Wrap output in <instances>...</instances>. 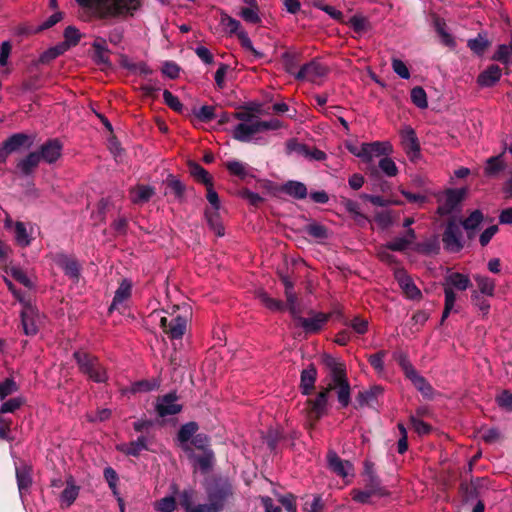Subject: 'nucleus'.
<instances>
[{"instance_id":"f257e3e1","label":"nucleus","mask_w":512,"mask_h":512,"mask_svg":"<svg viewBox=\"0 0 512 512\" xmlns=\"http://www.w3.org/2000/svg\"><path fill=\"white\" fill-rule=\"evenodd\" d=\"M207 504L193 505V490H185L180 496V504L185 512H219L232 495V486L228 481L215 480L206 486Z\"/></svg>"},{"instance_id":"f03ea898","label":"nucleus","mask_w":512,"mask_h":512,"mask_svg":"<svg viewBox=\"0 0 512 512\" xmlns=\"http://www.w3.org/2000/svg\"><path fill=\"white\" fill-rule=\"evenodd\" d=\"M235 118L241 122L234 127L233 137L241 142L265 143L266 140L260 134L269 130H277L282 126L277 119L262 121L259 117L246 112L236 113Z\"/></svg>"},{"instance_id":"7ed1b4c3","label":"nucleus","mask_w":512,"mask_h":512,"mask_svg":"<svg viewBox=\"0 0 512 512\" xmlns=\"http://www.w3.org/2000/svg\"><path fill=\"white\" fill-rule=\"evenodd\" d=\"M80 6L100 18L122 17L138 9L139 0H76Z\"/></svg>"},{"instance_id":"20e7f679","label":"nucleus","mask_w":512,"mask_h":512,"mask_svg":"<svg viewBox=\"0 0 512 512\" xmlns=\"http://www.w3.org/2000/svg\"><path fill=\"white\" fill-rule=\"evenodd\" d=\"M154 428L155 423L150 420L141 419L136 421L134 423V429L135 431L142 433V435L135 441L117 445V450L129 456H139L142 451L149 449L150 438L148 437V434H150Z\"/></svg>"},{"instance_id":"39448f33","label":"nucleus","mask_w":512,"mask_h":512,"mask_svg":"<svg viewBox=\"0 0 512 512\" xmlns=\"http://www.w3.org/2000/svg\"><path fill=\"white\" fill-rule=\"evenodd\" d=\"M73 356L80 372L89 380L95 383H105L108 380L107 370L97 357L81 351H76Z\"/></svg>"},{"instance_id":"423d86ee","label":"nucleus","mask_w":512,"mask_h":512,"mask_svg":"<svg viewBox=\"0 0 512 512\" xmlns=\"http://www.w3.org/2000/svg\"><path fill=\"white\" fill-rule=\"evenodd\" d=\"M191 316L190 307L187 304L174 305L171 319L162 317V327H168L165 332L172 339H180L187 327V322Z\"/></svg>"},{"instance_id":"0eeeda50","label":"nucleus","mask_w":512,"mask_h":512,"mask_svg":"<svg viewBox=\"0 0 512 512\" xmlns=\"http://www.w3.org/2000/svg\"><path fill=\"white\" fill-rule=\"evenodd\" d=\"M470 284L471 282L467 275L454 272L446 276L444 283L445 306L441 319L442 322L449 316L455 306L456 294L453 291V288L464 291L470 286Z\"/></svg>"},{"instance_id":"6e6552de","label":"nucleus","mask_w":512,"mask_h":512,"mask_svg":"<svg viewBox=\"0 0 512 512\" xmlns=\"http://www.w3.org/2000/svg\"><path fill=\"white\" fill-rule=\"evenodd\" d=\"M4 227L13 233L14 240L20 247H28L34 239L35 225L30 222L13 221L7 217Z\"/></svg>"},{"instance_id":"1a4fd4ad","label":"nucleus","mask_w":512,"mask_h":512,"mask_svg":"<svg viewBox=\"0 0 512 512\" xmlns=\"http://www.w3.org/2000/svg\"><path fill=\"white\" fill-rule=\"evenodd\" d=\"M466 195V189H448L438 197V213L448 215L455 211Z\"/></svg>"},{"instance_id":"9d476101","label":"nucleus","mask_w":512,"mask_h":512,"mask_svg":"<svg viewBox=\"0 0 512 512\" xmlns=\"http://www.w3.org/2000/svg\"><path fill=\"white\" fill-rule=\"evenodd\" d=\"M328 73V69L317 60H313L301 67L297 72L296 78L307 80L312 83H319Z\"/></svg>"},{"instance_id":"9b49d317","label":"nucleus","mask_w":512,"mask_h":512,"mask_svg":"<svg viewBox=\"0 0 512 512\" xmlns=\"http://www.w3.org/2000/svg\"><path fill=\"white\" fill-rule=\"evenodd\" d=\"M22 305L21 319L24 333L28 336H33L37 334L40 323L38 310L27 301Z\"/></svg>"},{"instance_id":"f8f14e48","label":"nucleus","mask_w":512,"mask_h":512,"mask_svg":"<svg viewBox=\"0 0 512 512\" xmlns=\"http://www.w3.org/2000/svg\"><path fill=\"white\" fill-rule=\"evenodd\" d=\"M31 141L28 135L16 133L3 142L0 147V162L4 161L7 155L19 151L21 148H29Z\"/></svg>"},{"instance_id":"ddd939ff","label":"nucleus","mask_w":512,"mask_h":512,"mask_svg":"<svg viewBox=\"0 0 512 512\" xmlns=\"http://www.w3.org/2000/svg\"><path fill=\"white\" fill-rule=\"evenodd\" d=\"M401 366L405 372L406 377L413 383L416 389L425 397H431L433 392L432 387L422 376L417 373L413 366L406 360L401 361Z\"/></svg>"},{"instance_id":"4468645a","label":"nucleus","mask_w":512,"mask_h":512,"mask_svg":"<svg viewBox=\"0 0 512 512\" xmlns=\"http://www.w3.org/2000/svg\"><path fill=\"white\" fill-rule=\"evenodd\" d=\"M329 469L342 478L354 476V467L350 461L342 460L334 451L327 454Z\"/></svg>"},{"instance_id":"2eb2a0df","label":"nucleus","mask_w":512,"mask_h":512,"mask_svg":"<svg viewBox=\"0 0 512 512\" xmlns=\"http://www.w3.org/2000/svg\"><path fill=\"white\" fill-rule=\"evenodd\" d=\"M322 362L328 370L326 382H335L346 377L345 364L339 358L325 354L322 357Z\"/></svg>"},{"instance_id":"dca6fc26","label":"nucleus","mask_w":512,"mask_h":512,"mask_svg":"<svg viewBox=\"0 0 512 512\" xmlns=\"http://www.w3.org/2000/svg\"><path fill=\"white\" fill-rule=\"evenodd\" d=\"M328 395L329 392L327 391L326 387L318 393L315 399L308 400V406H309V419L311 421H317L322 416H324L327 412V406H328Z\"/></svg>"},{"instance_id":"f3484780","label":"nucleus","mask_w":512,"mask_h":512,"mask_svg":"<svg viewBox=\"0 0 512 512\" xmlns=\"http://www.w3.org/2000/svg\"><path fill=\"white\" fill-rule=\"evenodd\" d=\"M392 146L389 142L375 141L365 143L364 162L372 163L376 157H385L391 154Z\"/></svg>"},{"instance_id":"a211bd4d","label":"nucleus","mask_w":512,"mask_h":512,"mask_svg":"<svg viewBox=\"0 0 512 512\" xmlns=\"http://www.w3.org/2000/svg\"><path fill=\"white\" fill-rule=\"evenodd\" d=\"M443 243L447 250L457 252L462 247L461 231L455 223H449L443 235Z\"/></svg>"},{"instance_id":"6ab92c4d","label":"nucleus","mask_w":512,"mask_h":512,"mask_svg":"<svg viewBox=\"0 0 512 512\" xmlns=\"http://www.w3.org/2000/svg\"><path fill=\"white\" fill-rule=\"evenodd\" d=\"M401 139L407 155L411 159L417 157L420 152V146L415 131L409 126L404 127L401 130Z\"/></svg>"},{"instance_id":"aec40b11","label":"nucleus","mask_w":512,"mask_h":512,"mask_svg":"<svg viewBox=\"0 0 512 512\" xmlns=\"http://www.w3.org/2000/svg\"><path fill=\"white\" fill-rule=\"evenodd\" d=\"M395 277L398 281L400 288L403 293L412 300H418L421 298V291L415 285L411 277L404 271H397Z\"/></svg>"},{"instance_id":"412c9836","label":"nucleus","mask_w":512,"mask_h":512,"mask_svg":"<svg viewBox=\"0 0 512 512\" xmlns=\"http://www.w3.org/2000/svg\"><path fill=\"white\" fill-rule=\"evenodd\" d=\"M328 392L336 390L337 398L342 407H347L350 403V384L347 377L335 382H326Z\"/></svg>"},{"instance_id":"4be33fe9","label":"nucleus","mask_w":512,"mask_h":512,"mask_svg":"<svg viewBox=\"0 0 512 512\" xmlns=\"http://www.w3.org/2000/svg\"><path fill=\"white\" fill-rule=\"evenodd\" d=\"M301 311L296 317H293L298 321L299 325L303 327L306 332L314 333L319 331L328 320V315L324 313H317L311 318L301 317Z\"/></svg>"},{"instance_id":"5701e85b","label":"nucleus","mask_w":512,"mask_h":512,"mask_svg":"<svg viewBox=\"0 0 512 512\" xmlns=\"http://www.w3.org/2000/svg\"><path fill=\"white\" fill-rule=\"evenodd\" d=\"M61 153L62 144L58 140L53 139L44 143L41 146L40 152L38 154H40L41 160L52 164L60 158Z\"/></svg>"},{"instance_id":"b1692460","label":"nucleus","mask_w":512,"mask_h":512,"mask_svg":"<svg viewBox=\"0 0 512 512\" xmlns=\"http://www.w3.org/2000/svg\"><path fill=\"white\" fill-rule=\"evenodd\" d=\"M187 453L194 468L201 470L203 473L208 472L212 468L215 459L211 449H205L201 455L195 454L192 450Z\"/></svg>"},{"instance_id":"393cba45","label":"nucleus","mask_w":512,"mask_h":512,"mask_svg":"<svg viewBox=\"0 0 512 512\" xmlns=\"http://www.w3.org/2000/svg\"><path fill=\"white\" fill-rule=\"evenodd\" d=\"M132 292V283L128 279H123L115 291V295L113 298V301L109 307V311L112 312L113 310L119 309V307L127 301Z\"/></svg>"},{"instance_id":"a878e982","label":"nucleus","mask_w":512,"mask_h":512,"mask_svg":"<svg viewBox=\"0 0 512 512\" xmlns=\"http://www.w3.org/2000/svg\"><path fill=\"white\" fill-rule=\"evenodd\" d=\"M80 487L75 484L72 476L66 480V487L60 495V503L62 507L71 506L79 495Z\"/></svg>"},{"instance_id":"bb28decb","label":"nucleus","mask_w":512,"mask_h":512,"mask_svg":"<svg viewBox=\"0 0 512 512\" xmlns=\"http://www.w3.org/2000/svg\"><path fill=\"white\" fill-rule=\"evenodd\" d=\"M501 75L502 71L500 67L497 65H491L479 74L477 83L481 87H491L500 80Z\"/></svg>"},{"instance_id":"cd10ccee","label":"nucleus","mask_w":512,"mask_h":512,"mask_svg":"<svg viewBox=\"0 0 512 512\" xmlns=\"http://www.w3.org/2000/svg\"><path fill=\"white\" fill-rule=\"evenodd\" d=\"M281 280L285 287V296L289 311L293 317H296L299 314V304L294 292L293 282L287 276H282Z\"/></svg>"},{"instance_id":"c85d7f7f","label":"nucleus","mask_w":512,"mask_h":512,"mask_svg":"<svg viewBox=\"0 0 512 512\" xmlns=\"http://www.w3.org/2000/svg\"><path fill=\"white\" fill-rule=\"evenodd\" d=\"M182 407L175 392L162 396V418L168 415L178 414L181 412Z\"/></svg>"},{"instance_id":"c756f323","label":"nucleus","mask_w":512,"mask_h":512,"mask_svg":"<svg viewBox=\"0 0 512 512\" xmlns=\"http://www.w3.org/2000/svg\"><path fill=\"white\" fill-rule=\"evenodd\" d=\"M198 430V425L196 422H188L184 424L177 435L178 441L180 442L183 449L188 452L191 451V448L188 445V442L195 436V433Z\"/></svg>"},{"instance_id":"7c9ffc66","label":"nucleus","mask_w":512,"mask_h":512,"mask_svg":"<svg viewBox=\"0 0 512 512\" xmlns=\"http://www.w3.org/2000/svg\"><path fill=\"white\" fill-rule=\"evenodd\" d=\"M41 161L40 154L38 152H31L25 158L21 159L17 168L24 175H30Z\"/></svg>"},{"instance_id":"2f4dec72","label":"nucleus","mask_w":512,"mask_h":512,"mask_svg":"<svg viewBox=\"0 0 512 512\" xmlns=\"http://www.w3.org/2000/svg\"><path fill=\"white\" fill-rule=\"evenodd\" d=\"M104 478L107 481L110 489L112 490L113 495L116 497V499H117V501L119 503L120 511L124 512L123 499L121 498L120 493H119L118 488H117V483H118V474H117V472L113 468H111V467H106L104 469Z\"/></svg>"},{"instance_id":"473e14b6","label":"nucleus","mask_w":512,"mask_h":512,"mask_svg":"<svg viewBox=\"0 0 512 512\" xmlns=\"http://www.w3.org/2000/svg\"><path fill=\"white\" fill-rule=\"evenodd\" d=\"M381 492V489L379 487V484L377 481H375L374 479H372V485L369 489L367 490H353L351 492V495H352V499L358 503H362V504H365V503H368L370 498L374 495H377V494H380Z\"/></svg>"},{"instance_id":"72a5a7b5","label":"nucleus","mask_w":512,"mask_h":512,"mask_svg":"<svg viewBox=\"0 0 512 512\" xmlns=\"http://www.w3.org/2000/svg\"><path fill=\"white\" fill-rule=\"evenodd\" d=\"M16 478L20 494L27 491L32 484L31 469L30 467L23 465L16 467Z\"/></svg>"},{"instance_id":"f704fd0d","label":"nucleus","mask_w":512,"mask_h":512,"mask_svg":"<svg viewBox=\"0 0 512 512\" xmlns=\"http://www.w3.org/2000/svg\"><path fill=\"white\" fill-rule=\"evenodd\" d=\"M316 376L317 371L313 366H310L309 368L302 371L300 387L303 394L308 395L311 393L312 389L314 388Z\"/></svg>"},{"instance_id":"c9c22d12","label":"nucleus","mask_w":512,"mask_h":512,"mask_svg":"<svg viewBox=\"0 0 512 512\" xmlns=\"http://www.w3.org/2000/svg\"><path fill=\"white\" fill-rule=\"evenodd\" d=\"M57 264L64 270L67 276L73 279L78 278L80 269L77 261L65 255H60L57 259Z\"/></svg>"},{"instance_id":"e433bc0d","label":"nucleus","mask_w":512,"mask_h":512,"mask_svg":"<svg viewBox=\"0 0 512 512\" xmlns=\"http://www.w3.org/2000/svg\"><path fill=\"white\" fill-rule=\"evenodd\" d=\"M415 240V232L413 229H409L406 234L402 237H397L393 241L387 244V248L393 251L405 250Z\"/></svg>"},{"instance_id":"4c0bfd02","label":"nucleus","mask_w":512,"mask_h":512,"mask_svg":"<svg viewBox=\"0 0 512 512\" xmlns=\"http://www.w3.org/2000/svg\"><path fill=\"white\" fill-rule=\"evenodd\" d=\"M154 191L151 187L145 185H138L130 191V199L135 204H142L147 202Z\"/></svg>"},{"instance_id":"58836bf2","label":"nucleus","mask_w":512,"mask_h":512,"mask_svg":"<svg viewBox=\"0 0 512 512\" xmlns=\"http://www.w3.org/2000/svg\"><path fill=\"white\" fill-rule=\"evenodd\" d=\"M504 168L505 162L503 160V154H500L498 156L490 157L486 160L484 172L487 176L492 177L504 170Z\"/></svg>"},{"instance_id":"ea45409f","label":"nucleus","mask_w":512,"mask_h":512,"mask_svg":"<svg viewBox=\"0 0 512 512\" xmlns=\"http://www.w3.org/2000/svg\"><path fill=\"white\" fill-rule=\"evenodd\" d=\"M283 191L297 199H304L307 196V188L302 182L289 181L283 186Z\"/></svg>"},{"instance_id":"a19ab883","label":"nucleus","mask_w":512,"mask_h":512,"mask_svg":"<svg viewBox=\"0 0 512 512\" xmlns=\"http://www.w3.org/2000/svg\"><path fill=\"white\" fill-rule=\"evenodd\" d=\"M206 219L209 227L217 236L224 235V227L220 220L218 210H206Z\"/></svg>"},{"instance_id":"79ce46f5","label":"nucleus","mask_w":512,"mask_h":512,"mask_svg":"<svg viewBox=\"0 0 512 512\" xmlns=\"http://www.w3.org/2000/svg\"><path fill=\"white\" fill-rule=\"evenodd\" d=\"M483 218V213L480 210H475L463 221L462 225L470 237L472 236V233L478 229Z\"/></svg>"},{"instance_id":"37998d69","label":"nucleus","mask_w":512,"mask_h":512,"mask_svg":"<svg viewBox=\"0 0 512 512\" xmlns=\"http://www.w3.org/2000/svg\"><path fill=\"white\" fill-rule=\"evenodd\" d=\"M157 386L155 381L142 380L131 384V386L122 389V394H135L138 392H148Z\"/></svg>"},{"instance_id":"c03bdc74","label":"nucleus","mask_w":512,"mask_h":512,"mask_svg":"<svg viewBox=\"0 0 512 512\" xmlns=\"http://www.w3.org/2000/svg\"><path fill=\"white\" fill-rule=\"evenodd\" d=\"M19 390V385L14 377L10 376L0 381V400H5L8 396L16 393Z\"/></svg>"},{"instance_id":"a18cd8bd","label":"nucleus","mask_w":512,"mask_h":512,"mask_svg":"<svg viewBox=\"0 0 512 512\" xmlns=\"http://www.w3.org/2000/svg\"><path fill=\"white\" fill-rule=\"evenodd\" d=\"M249 4L251 5L250 7H244L241 9L239 15L240 17L248 22V23H252V24H256V23H259L260 22V17H259V14H258V9H257V5H256V1L255 0H248Z\"/></svg>"},{"instance_id":"49530a36","label":"nucleus","mask_w":512,"mask_h":512,"mask_svg":"<svg viewBox=\"0 0 512 512\" xmlns=\"http://www.w3.org/2000/svg\"><path fill=\"white\" fill-rule=\"evenodd\" d=\"M474 280L477 283L479 291L487 296H493L495 291V281L487 276L475 275Z\"/></svg>"},{"instance_id":"de8ad7c7","label":"nucleus","mask_w":512,"mask_h":512,"mask_svg":"<svg viewBox=\"0 0 512 512\" xmlns=\"http://www.w3.org/2000/svg\"><path fill=\"white\" fill-rule=\"evenodd\" d=\"M220 24L231 35L236 34L238 36L239 31H244L243 29H241L240 22L226 13L221 14Z\"/></svg>"},{"instance_id":"09e8293b","label":"nucleus","mask_w":512,"mask_h":512,"mask_svg":"<svg viewBox=\"0 0 512 512\" xmlns=\"http://www.w3.org/2000/svg\"><path fill=\"white\" fill-rule=\"evenodd\" d=\"M25 399L22 396L4 401L0 406V414L13 413L24 405Z\"/></svg>"},{"instance_id":"8fccbe9b","label":"nucleus","mask_w":512,"mask_h":512,"mask_svg":"<svg viewBox=\"0 0 512 512\" xmlns=\"http://www.w3.org/2000/svg\"><path fill=\"white\" fill-rule=\"evenodd\" d=\"M411 100L420 109L428 106L427 95L422 87H415L411 90Z\"/></svg>"},{"instance_id":"3c124183","label":"nucleus","mask_w":512,"mask_h":512,"mask_svg":"<svg viewBox=\"0 0 512 512\" xmlns=\"http://www.w3.org/2000/svg\"><path fill=\"white\" fill-rule=\"evenodd\" d=\"M379 168L388 177H394L398 173V168L394 160L388 156L382 157L380 159Z\"/></svg>"},{"instance_id":"603ef678","label":"nucleus","mask_w":512,"mask_h":512,"mask_svg":"<svg viewBox=\"0 0 512 512\" xmlns=\"http://www.w3.org/2000/svg\"><path fill=\"white\" fill-rule=\"evenodd\" d=\"M305 231L307 234L316 239H325L328 236L327 229L323 225L316 222L309 223L305 227Z\"/></svg>"},{"instance_id":"864d4df0","label":"nucleus","mask_w":512,"mask_h":512,"mask_svg":"<svg viewBox=\"0 0 512 512\" xmlns=\"http://www.w3.org/2000/svg\"><path fill=\"white\" fill-rule=\"evenodd\" d=\"M467 45L474 53L480 55L488 47L489 42L482 35H478L476 38L468 40Z\"/></svg>"},{"instance_id":"5fc2aeb1","label":"nucleus","mask_w":512,"mask_h":512,"mask_svg":"<svg viewBox=\"0 0 512 512\" xmlns=\"http://www.w3.org/2000/svg\"><path fill=\"white\" fill-rule=\"evenodd\" d=\"M191 174L204 185H210L212 183L211 176L209 173L200 165L193 164L191 166Z\"/></svg>"},{"instance_id":"6e6d98bb","label":"nucleus","mask_w":512,"mask_h":512,"mask_svg":"<svg viewBox=\"0 0 512 512\" xmlns=\"http://www.w3.org/2000/svg\"><path fill=\"white\" fill-rule=\"evenodd\" d=\"M162 97L164 102L175 112H182L183 104L179 100V98L173 95L170 91L164 90L162 92Z\"/></svg>"},{"instance_id":"4d7b16f0","label":"nucleus","mask_w":512,"mask_h":512,"mask_svg":"<svg viewBox=\"0 0 512 512\" xmlns=\"http://www.w3.org/2000/svg\"><path fill=\"white\" fill-rule=\"evenodd\" d=\"M10 275L25 287L32 288L33 283L26 275V273L20 268L13 266L9 269Z\"/></svg>"},{"instance_id":"13d9d810","label":"nucleus","mask_w":512,"mask_h":512,"mask_svg":"<svg viewBox=\"0 0 512 512\" xmlns=\"http://www.w3.org/2000/svg\"><path fill=\"white\" fill-rule=\"evenodd\" d=\"M259 299L263 305L272 311H281L284 309V304L281 301L271 298L264 292L259 293Z\"/></svg>"},{"instance_id":"bf43d9fd","label":"nucleus","mask_w":512,"mask_h":512,"mask_svg":"<svg viewBox=\"0 0 512 512\" xmlns=\"http://www.w3.org/2000/svg\"><path fill=\"white\" fill-rule=\"evenodd\" d=\"M67 47L65 44H61L55 47H52L45 51L41 56L42 62H48L55 58H57L59 55L63 54L66 51Z\"/></svg>"},{"instance_id":"052dcab7","label":"nucleus","mask_w":512,"mask_h":512,"mask_svg":"<svg viewBox=\"0 0 512 512\" xmlns=\"http://www.w3.org/2000/svg\"><path fill=\"white\" fill-rule=\"evenodd\" d=\"M64 37V44L68 48L69 46H73L78 43V41L80 40V33L75 27L68 26L64 31Z\"/></svg>"},{"instance_id":"680f3d73","label":"nucleus","mask_w":512,"mask_h":512,"mask_svg":"<svg viewBox=\"0 0 512 512\" xmlns=\"http://www.w3.org/2000/svg\"><path fill=\"white\" fill-rule=\"evenodd\" d=\"M229 172L239 177H245L247 174L246 165L240 161L232 160L226 163Z\"/></svg>"},{"instance_id":"e2e57ef3","label":"nucleus","mask_w":512,"mask_h":512,"mask_svg":"<svg viewBox=\"0 0 512 512\" xmlns=\"http://www.w3.org/2000/svg\"><path fill=\"white\" fill-rule=\"evenodd\" d=\"M392 69L402 79L410 78L409 69L402 60L397 58L392 59Z\"/></svg>"},{"instance_id":"0e129e2a","label":"nucleus","mask_w":512,"mask_h":512,"mask_svg":"<svg viewBox=\"0 0 512 512\" xmlns=\"http://www.w3.org/2000/svg\"><path fill=\"white\" fill-rule=\"evenodd\" d=\"M180 67L172 61H166L162 63V74L166 75L170 79H175L180 74Z\"/></svg>"},{"instance_id":"69168bd1","label":"nucleus","mask_w":512,"mask_h":512,"mask_svg":"<svg viewBox=\"0 0 512 512\" xmlns=\"http://www.w3.org/2000/svg\"><path fill=\"white\" fill-rule=\"evenodd\" d=\"M436 31L441 37L442 42L447 46H453L454 40L452 36L445 30V23L439 19L435 22Z\"/></svg>"},{"instance_id":"338daca9","label":"nucleus","mask_w":512,"mask_h":512,"mask_svg":"<svg viewBox=\"0 0 512 512\" xmlns=\"http://www.w3.org/2000/svg\"><path fill=\"white\" fill-rule=\"evenodd\" d=\"M172 495L162 498V512H171L176 507L175 495L177 488L175 484L171 485Z\"/></svg>"},{"instance_id":"774afa93","label":"nucleus","mask_w":512,"mask_h":512,"mask_svg":"<svg viewBox=\"0 0 512 512\" xmlns=\"http://www.w3.org/2000/svg\"><path fill=\"white\" fill-rule=\"evenodd\" d=\"M278 501L287 512H297L296 499L292 494L280 495Z\"/></svg>"}]
</instances>
